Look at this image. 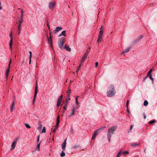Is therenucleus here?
<instances>
[{
	"label": "nucleus",
	"instance_id": "1",
	"mask_svg": "<svg viewBox=\"0 0 157 157\" xmlns=\"http://www.w3.org/2000/svg\"><path fill=\"white\" fill-rule=\"evenodd\" d=\"M109 90L107 91V94L108 97H112L115 95V91L114 89V86L113 85H110L109 87Z\"/></svg>",
	"mask_w": 157,
	"mask_h": 157
},
{
	"label": "nucleus",
	"instance_id": "2",
	"mask_svg": "<svg viewBox=\"0 0 157 157\" xmlns=\"http://www.w3.org/2000/svg\"><path fill=\"white\" fill-rule=\"evenodd\" d=\"M78 109V108L77 107H76L75 105H73L71 109V112L68 115V117H71L74 116Z\"/></svg>",
	"mask_w": 157,
	"mask_h": 157
},
{
	"label": "nucleus",
	"instance_id": "3",
	"mask_svg": "<svg viewBox=\"0 0 157 157\" xmlns=\"http://www.w3.org/2000/svg\"><path fill=\"white\" fill-rule=\"evenodd\" d=\"M117 129V127L114 126L110 127L109 129L107 135H109V136H111L113 134L115 131Z\"/></svg>",
	"mask_w": 157,
	"mask_h": 157
},
{
	"label": "nucleus",
	"instance_id": "4",
	"mask_svg": "<svg viewBox=\"0 0 157 157\" xmlns=\"http://www.w3.org/2000/svg\"><path fill=\"white\" fill-rule=\"evenodd\" d=\"M59 42L58 43L59 48L62 49V47L64 44V42L65 41V38L64 37L61 38L59 40Z\"/></svg>",
	"mask_w": 157,
	"mask_h": 157
},
{
	"label": "nucleus",
	"instance_id": "5",
	"mask_svg": "<svg viewBox=\"0 0 157 157\" xmlns=\"http://www.w3.org/2000/svg\"><path fill=\"white\" fill-rule=\"evenodd\" d=\"M18 140V139L17 138H16L14 140L12 143L11 145V148H10V150L12 151L13 150L16 145L17 141Z\"/></svg>",
	"mask_w": 157,
	"mask_h": 157
},
{
	"label": "nucleus",
	"instance_id": "6",
	"mask_svg": "<svg viewBox=\"0 0 157 157\" xmlns=\"http://www.w3.org/2000/svg\"><path fill=\"white\" fill-rule=\"evenodd\" d=\"M11 63V59H10L9 63V64L8 67L7 69L6 72V80H7L8 79V76L9 73V72L10 69V65Z\"/></svg>",
	"mask_w": 157,
	"mask_h": 157
},
{
	"label": "nucleus",
	"instance_id": "7",
	"mask_svg": "<svg viewBox=\"0 0 157 157\" xmlns=\"http://www.w3.org/2000/svg\"><path fill=\"white\" fill-rule=\"evenodd\" d=\"M37 93V84H36L35 88V94H34V98H33V103H34L35 102Z\"/></svg>",
	"mask_w": 157,
	"mask_h": 157
},
{
	"label": "nucleus",
	"instance_id": "8",
	"mask_svg": "<svg viewBox=\"0 0 157 157\" xmlns=\"http://www.w3.org/2000/svg\"><path fill=\"white\" fill-rule=\"evenodd\" d=\"M55 3L54 2H49L48 7L50 9L52 10L54 8Z\"/></svg>",
	"mask_w": 157,
	"mask_h": 157
},
{
	"label": "nucleus",
	"instance_id": "9",
	"mask_svg": "<svg viewBox=\"0 0 157 157\" xmlns=\"http://www.w3.org/2000/svg\"><path fill=\"white\" fill-rule=\"evenodd\" d=\"M23 20H22V19H20V20L19 21L18 27V34H19L20 33V31L21 30V24Z\"/></svg>",
	"mask_w": 157,
	"mask_h": 157
},
{
	"label": "nucleus",
	"instance_id": "10",
	"mask_svg": "<svg viewBox=\"0 0 157 157\" xmlns=\"http://www.w3.org/2000/svg\"><path fill=\"white\" fill-rule=\"evenodd\" d=\"M63 96L61 95L58 98L57 102V106L59 107L61 103L62 100Z\"/></svg>",
	"mask_w": 157,
	"mask_h": 157
},
{
	"label": "nucleus",
	"instance_id": "11",
	"mask_svg": "<svg viewBox=\"0 0 157 157\" xmlns=\"http://www.w3.org/2000/svg\"><path fill=\"white\" fill-rule=\"evenodd\" d=\"M62 29L61 27H56V29L54 30V33L56 34L58 32Z\"/></svg>",
	"mask_w": 157,
	"mask_h": 157
},
{
	"label": "nucleus",
	"instance_id": "12",
	"mask_svg": "<svg viewBox=\"0 0 157 157\" xmlns=\"http://www.w3.org/2000/svg\"><path fill=\"white\" fill-rule=\"evenodd\" d=\"M66 140H67V139H66L65 140H64L63 143L62 144V145H61L62 148L63 150H64L66 148Z\"/></svg>",
	"mask_w": 157,
	"mask_h": 157
},
{
	"label": "nucleus",
	"instance_id": "13",
	"mask_svg": "<svg viewBox=\"0 0 157 157\" xmlns=\"http://www.w3.org/2000/svg\"><path fill=\"white\" fill-rule=\"evenodd\" d=\"M98 130L95 131L94 132V134L93 135V136L92 138V140H94L95 139L96 136L98 134Z\"/></svg>",
	"mask_w": 157,
	"mask_h": 157
},
{
	"label": "nucleus",
	"instance_id": "14",
	"mask_svg": "<svg viewBox=\"0 0 157 157\" xmlns=\"http://www.w3.org/2000/svg\"><path fill=\"white\" fill-rule=\"evenodd\" d=\"M13 102H12L11 106L10 108V110L11 112H12L13 111V110L15 109V104H14Z\"/></svg>",
	"mask_w": 157,
	"mask_h": 157
},
{
	"label": "nucleus",
	"instance_id": "15",
	"mask_svg": "<svg viewBox=\"0 0 157 157\" xmlns=\"http://www.w3.org/2000/svg\"><path fill=\"white\" fill-rule=\"evenodd\" d=\"M131 48L130 47H128L126 49L124 50L123 52L121 53L122 54H123L124 53L128 52Z\"/></svg>",
	"mask_w": 157,
	"mask_h": 157
},
{
	"label": "nucleus",
	"instance_id": "16",
	"mask_svg": "<svg viewBox=\"0 0 157 157\" xmlns=\"http://www.w3.org/2000/svg\"><path fill=\"white\" fill-rule=\"evenodd\" d=\"M87 56L86 54H84V55L82 57L81 61V63H83L85 59L87 57Z\"/></svg>",
	"mask_w": 157,
	"mask_h": 157
},
{
	"label": "nucleus",
	"instance_id": "17",
	"mask_svg": "<svg viewBox=\"0 0 157 157\" xmlns=\"http://www.w3.org/2000/svg\"><path fill=\"white\" fill-rule=\"evenodd\" d=\"M64 48L67 51L69 52L71 51V49L68 46H67L66 45L64 47Z\"/></svg>",
	"mask_w": 157,
	"mask_h": 157
},
{
	"label": "nucleus",
	"instance_id": "18",
	"mask_svg": "<svg viewBox=\"0 0 157 157\" xmlns=\"http://www.w3.org/2000/svg\"><path fill=\"white\" fill-rule=\"evenodd\" d=\"M66 36V31L64 30L61 33L59 34L58 37L60 36Z\"/></svg>",
	"mask_w": 157,
	"mask_h": 157
},
{
	"label": "nucleus",
	"instance_id": "19",
	"mask_svg": "<svg viewBox=\"0 0 157 157\" xmlns=\"http://www.w3.org/2000/svg\"><path fill=\"white\" fill-rule=\"evenodd\" d=\"M50 37L48 38V41L49 43L50 44L52 43V38L51 35V33L50 32Z\"/></svg>",
	"mask_w": 157,
	"mask_h": 157
},
{
	"label": "nucleus",
	"instance_id": "20",
	"mask_svg": "<svg viewBox=\"0 0 157 157\" xmlns=\"http://www.w3.org/2000/svg\"><path fill=\"white\" fill-rule=\"evenodd\" d=\"M102 36H98V39L97 40V42L98 43H100L101 41L102 40Z\"/></svg>",
	"mask_w": 157,
	"mask_h": 157
},
{
	"label": "nucleus",
	"instance_id": "21",
	"mask_svg": "<svg viewBox=\"0 0 157 157\" xmlns=\"http://www.w3.org/2000/svg\"><path fill=\"white\" fill-rule=\"evenodd\" d=\"M30 55L29 56V64H30L31 63V58L32 56V53L31 52L29 51V52Z\"/></svg>",
	"mask_w": 157,
	"mask_h": 157
},
{
	"label": "nucleus",
	"instance_id": "22",
	"mask_svg": "<svg viewBox=\"0 0 157 157\" xmlns=\"http://www.w3.org/2000/svg\"><path fill=\"white\" fill-rule=\"evenodd\" d=\"M79 103L78 101V99L76 100V102L75 104L73 105H75L76 107H77L78 108L79 106L78 105Z\"/></svg>",
	"mask_w": 157,
	"mask_h": 157
},
{
	"label": "nucleus",
	"instance_id": "23",
	"mask_svg": "<svg viewBox=\"0 0 157 157\" xmlns=\"http://www.w3.org/2000/svg\"><path fill=\"white\" fill-rule=\"evenodd\" d=\"M70 96H69V95H67V98L66 100V102L67 103L71 99Z\"/></svg>",
	"mask_w": 157,
	"mask_h": 157
},
{
	"label": "nucleus",
	"instance_id": "24",
	"mask_svg": "<svg viewBox=\"0 0 157 157\" xmlns=\"http://www.w3.org/2000/svg\"><path fill=\"white\" fill-rule=\"evenodd\" d=\"M12 43H13V39H10V42L9 43V45H10V48L11 49H12Z\"/></svg>",
	"mask_w": 157,
	"mask_h": 157
},
{
	"label": "nucleus",
	"instance_id": "25",
	"mask_svg": "<svg viewBox=\"0 0 157 157\" xmlns=\"http://www.w3.org/2000/svg\"><path fill=\"white\" fill-rule=\"evenodd\" d=\"M139 144L136 143H134L132 144H131V146L132 147H135L136 146H139Z\"/></svg>",
	"mask_w": 157,
	"mask_h": 157
},
{
	"label": "nucleus",
	"instance_id": "26",
	"mask_svg": "<svg viewBox=\"0 0 157 157\" xmlns=\"http://www.w3.org/2000/svg\"><path fill=\"white\" fill-rule=\"evenodd\" d=\"M103 33V29L101 30L99 32L98 36H102Z\"/></svg>",
	"mask_w": 157,
	"mask_h": 157
},
{
	"label": "nucleus",
	"instance_id": "27",
	"mask_svg": "<svg viewBox=\"0 0 157 157\" xmlns=\"http://www.w3.org/2000/svg\"><path fill=\"white\" fill-rule=\"evenodd\" d=\"M122 151V149H121L119 152L118 153L117 155V157H119Z\"/></svg>",
	"mask_w": 157,
	"mask_h": 157
},
{
	"label": "nucleus",
	"instance_id": "28",
	"mask_svg": "<svg viewBox=\"0 0 157 157\" xmlns=\"http://www.w3.org/2000/svg\"><path fill=\"white\" fill-rule=\"evenodd\" d=\"M67 104H66L65 105L63 106V113H64V111H65L67 108Z\"/></svg>",
	"mask_w": 157,
	"mask_h": 157
},
{
	"label": "nucleus",
	"instance_id": "29",
	"mask_svg": "<svg viewBox=\"0 0 157 157\" xmlns=\"http://www.w3.org/2000/svg\"><path fill=\"white\" fill-rule=\"evenodd\" d=\"M65 153L63 151H62L60 155L61 157H63L65 156Z\"/></svg>",
	"mask_w": 157,
	"mask_h": 157
},
{
	"label": "nucleus",
	"instance_id": "30",
	"mask_svg": "<svg viewBox=\"0 0 157 157\" xmlns=\"http://www.w3.org/2000/svg\"><path fill=\"white\" fill-rule=\"evenodd\" d=\"M148 104V102L147 100H145L144 103V106H146Z\"/></svg>",
	"mask_w": 157,
	"mask_h": 157
},
{
	"label": "nucleus",
	"instance_id": "31",
	"mask_svg": "<svg viewBox=\"0 0 157 157\" xmlns=\"http://www.w3.org/2000/svg\"><path fill=\"white\" fill-rule=\"evenodd\" d=\"M21 19H22L23 20V10L21 9Z\"/></svg>",
	"mask_w": 157,
	"mask_h": 157
},
{
	"label": "nucleus",
	"instance_id": "32",
	"mask_svg": "<svg viewBox=\"0 0 157 157\" xmlns=\"http://www.w3.org/2000/svg\"><path fill=\"white\" fill-rule=\"evenodd\" d=\"M149 77L151 80L152 82H154L153 79L152 77V75L151 74H150L149 75Z\"/></svg>",
	"mask_w": 157,
	"mask_h": 157
},
{
	"label": "nucleus",
	"instance_id": "33",
	"mask_svg": "<svg viewBox=\"0 0 157 157\" xmlns=\"http://www.w3.org/2000/svg\"><path fill=\"white\" fill-rule=\"evenodd\" d=\"M67 95H69V96H70V94L71 93V90H69L67 91Z\"/></svg>",
	"mask_w": 157,
	"mask_h": 157
},
{
	"label": "nucleus",
	"instance_id": "34",
	"mask_svg": "<svg viewBox=\"0 0 157 157\" xmlns=\"http://www.w3.org/2000/svg\"><path fill=\"white\" fill-rule=\"evenodd\" d=\"M59 123V120H57V119L56 124L57 127H58Z\"/></svg>",
	"mask_w": 157,
	"mask_h": 157
},
{
	"label": "nucleus",
	"instance_id": "35",
	"mask_svg": "<svg viewBox=\"0 0 157 157\" xmlns=\"http://www.w3.org/2000/svg\"><path fill=\"white\" fill-rule=\"evenodd\" d=\"M156 122V121L155 120H151V121H149V123L150 124H152L153 123H155Z\"/></svg>",
	"mask_w": 157,
	"mask_h": 157
},
{
	"label": "nucleus",
	"instance_id": "36",
	"mask_svg": "<svg viewBox=\"0 0 157 157\" xmlns=\"http://www.w3.org/2000/svg\"><path fill=\"white\" fill-rule=\"evenodd\" d=\"M25 125L27 128H31L30 126L27 124H25Z\"/></svg>",
	"mask_w": 157,
	"mask_h": 157
},
{
	"label": "nucleus",
	"instance_id": "37",
	"mask_svg": "<svg viewBox=\"0 0 157 157\" xmlns=\"http://www.w3.org/2000/svg\"><path fill=\"white\" fill-rule=\"evenodd\" d=\"M79 147L78 145H75L73 147V148L75 149Z\"/></svg>",
	"mask_w": 157,
	"mask_h": 157
},
{
	"label": "nucleus",
	"instance_id": "38",
	"mask_svg": "<svg viewBox=\"0 0 157 157\" xmlns=\"http://www.w3.org/2000/svg\"><path fill=\"white\" fill-rule=\"evenodd\" d=\"M46 132V130L45 128L44 127L43 128L42 130V133L45 132Z\"/></svg>",
	"mask_w": 157,
	"mask_h": 157
},
{
	"label": "nucleus",
	"instance_id": "39",
	"mask_svg": "<svg viewBox=\"0 0 157 157\" xmlns=\"http://www.w3.org/2000/svg\"><path fill=\"white\" fill-rule=\"evenodd\" d=\"M152 71V69H151L148 72V73L147 75H148L151 74V72Z\"/></svg>",
	"mask_w": 157,
	"mask_h": 157
},
{
	"label": "nucleus",
	"instance_id": "40",
	"mask_svg": "<svg viewBox=\"0 0 157 157\" xmlns=\"http://www.w3.org/2000/svg\"><path fill=\"white\" fill-rule=\"evenodd\" d=\"M89 52L90 51L89 50L87 49L84 54H86V55L88 56V55Z\"/></svg>",
	"mask_w": 157,
	"mask_h": 157
},
{
	"label": "nucleus",
	"instance_id": "41",
	"mask_svg": "<svg viewBox=\"0 0 157 157\" xmlns=\"http://www.w3.org/2000/svg\"><path fill=\"white\" fill-rule=\"evenodd\" d=\"M55 127H56V128H54V130L53 131V133H55L56 132V131L58 128V127H57L56 125L55 126Z\"/></svg>",
	"mask_w": 157,
	"mask_h": 157
},
{
	"label": "nucleus",
	"instance_id": "42",
	"mask_svg": "<svg viewBox=\"0 0 157 157\" xmlns=\"http://www.w3.org/2000/svg\"><path fill=\"white\" fill-rule=\"evenodd\" d=\"M40 143L38 144L37 145L36 148L38 150V151H40Z\"/></svg>",
	"mask_w": 157,
	"mask_h": 157
},
{
	"label": "nucleus",
	"instance_id": "43",
	"mask_svg": "<svg viewBox=\"0 0 157 157\" xmlns=\"http://www.w3.org/2000/svg\"><path fill=\"white\" fill-rule=\"evenodd\" d=\"M111 136H109V135H107V137L108 138V139L109 142H110V138H111Z\"/></svg>",
	"mask_w": 157,
	"mask_h": 157
},
{
	"label": "nucleus",
	"instance_id": "44",
	"mask_svg": "<svg viewBox=\"0 0 157 157\" xmlns=\"http://www.w3.org/2000/svg\"><path fill=\"white\" fill-rule=\"evenodd\" d=\"M10 36V39H13V34L12 32H11Z\"/></svg>",
	"mask_w": 157,
	"mask_h": 157
},
{
	"label": "nucleus",
	"instance_id": "45",
	"mask_svg": "<svg viewBox=\"0 0 157 157\" xmlns=\"http://www.w3.org/2000/svg\"><path fill=\"white\" fill-rule=\"evenodd\" d=\"M81 66V63L79 65L78 67V68L77 70V71H76L77 72L79 70V69H80Z\"/></svg>",
	"mask_w": 157,
	"mask_h": 157
},
{
	"label": "nucleus",
	"instance_id": "46",
	"mask_svg": "<svg viewBox=\"0 0 157 157\" xmlns=\"http://www.w3.org/2000/svg\"><path fill=\"white\" fill-rule=\"evenodd\" d=\"M143 37V36L141 35L138 38V40L139 41L140 40H141L142 38Z\"/></svg>",
	"mask_w": 157,
	"mask_h": 157
},
{
	"label": "nucleus",
	"instance_id": "47",
	"mask_svg": "<svg viewBox=\"0 0 157 157\" xmlns=\"http://www.w3.org/2000/svg\"><path fill=\"white\" fill-rule=\"evenodd\" d=\"M123 153L124 154V155H126V154H128V151H124L123 152Z\"/></svg>",
	"mask_w": 157,
	"mask_h": 157
},
{
	"label": "nucleus",
	"instance_id": "48",
	"mask_svg": "<svg viewBox=\"0 0 157 157\" xmlns=\"http://www.w3.org/2000/svg\"><path fill=\"white\" fill-rule=\"evenodd\" d=\"M39 140H40V136L39 135L37 137V142H38L39 141Z\"/></svg>",
	"mask_w": 157,
	"mask_h": 157
},
{
	"label": "nucleus",
	"instance_id": "49",
	"mask_svg": "<svg viewBox=\"0 0 157 157\" xmlns=\"http://www.w3.org/2000/svg\"><path fill=\"white\" fill-rule=\"evenodd\" d=\"M129 103V101L128 100L127 101L126 105H127V107H128V105Z\"/></svg>",
	"mask_w": 157,
	"mask_h": 157
},
{
	"label": "nucleus",
	"instance_id": "50",
	"mask_svg": "<svg viewBox=\"0 0 157 157\" xmlns=\"http://www.w3.org/2000/svg\"><path fill=\"white\" fill-rule=\"evenodd\" d=\"M95 67H96L98 66V62H96L95 63Z\"/></svg>",
	"mask_w": 157,
	"mask_h": 157
},
{
	"label": "nucleus",
	"instance_id": "51",
	"mask_svg": "<svg viewBox=\"0 0 157 157\" xmlns=\"http://www.w3.org/2000/svg\"><path fill=\"white\" fill-rule=\"evenodd\" d=\"M106 128V127L105 126H104V127H102L100 129V130H103L104 128Z\"/></svg>",
	"mask_w": 157,
	"mask_h": 157
},
{
	"label": "nucleus",
	"instance_id": "52",
	"mask_svg": "<svg viewBox=\"0 0 157 157\" xmlns=\"http://www.w3.org/2000/svg\"><path fill=\"white\" fill-rule=\"evenodd\" d=\"M50 44L51 46V48H52V50H54L53 48V45H52V43H50Z\"/></svg>",
	"mask_w": 157,
	"mask_h": 157
},
{
	"label": "nucleus",
	"instance_id": "53",
	"mask_svg": "<svg viewBox=\"0 0 157 157\" xmlns=\"http://www.w3.org/2000/svg\"><path fill=\"white\" fill-rule=\"evenodd\" d=\"M15 97H14L13 98V101H14V104H15Z\"/></svg>",
	"mask_w": 157,
	"mask_h": 157
},
{
	"label": "nucleus",
	"instance_id": "54",
	"mask_svg": "<svg viewBox=\"0 0 157 157\" xmlns=\"http://www.w3.org/2000/svg\"><path fill=\"white\" fill-rule=\"evenodd\" d=\"M47 26H48V28L50 29L49 25L48 22H47Z\"/></svg>",
	"mask_w": 157,
	"mask_h": 157
},
{
	"label": "nucleus",
	"instance_id": "55",
	"mask_svg": "<svg viewBox=\"0 0 157 157\" xmlns=\"http://www.w3.org/2000/svg\"><path fill=\"white\" fill-rule=\"evenodd\" d=\"M133 125H131L130 127V130H131L132 129V127H133Z\"/></svg>",
	"mask_w": 157,
	"mask_h": 157
},
{
	"label": "nucleus",
	"instance_id": "56",
	"mask_svg": "<svg viewBox=\"0 0 157 157\" xmlns=\"http://www.w3.org/2000/svg\"><path fill=\"white\" fill-rule=\"evenodd\" d=\"M59 119H60V116L58 115L57 117V120H59Z\"/></svg>",
	"mask_w": 157,
	"mask_h": 157
},
{
	"label": "nucleus",
	"instance_id": "57",
	"mask_svg": "<svg viewBox=\"0 0 157 157\" xmlns=\"http://www.w3.org/2000/svg\"><path fill=\"white\" fill-rule=\"evenodd\" d=\"M101 30L103 29V26H101V28H100Z\"/></svg>",
	"mask_w": 157,
	"mask_h": 157
},
{
	"label": "nucleus",
	"instance_id": "58",
	"mask_svg": "<svg viewBox=\"0 0 157 157\" xmlns=\"http://www.w3.org/2000/svg\"><path fill=\"white\" fill-rule=\"evenodd\" d=\"M144 119H145L146 118V116L145 114H144Z\"/></svg>",
	"mask_w": 157,
	"mask_h": 157
},
{
	"label": "nucleus",
	"instance_id": "59",
	"mask_svg": "<svg viewBox=\"0 0 157 157\" xmlns=\"http://www.w3.org/2000/svg\"><path fill=\"white\" fill-rule=\"evenodd\" d=\"M78 97H79L78 96H76L75 97L76 100L78 99Z\"/></svg>",
	"mask_w": 157,
	"mask_h": 157
},
{
	"label": "nucleus",
	"instance_id": "60",
	"mask_svg": "<svg viewBox=\"0 0 157 157\" xmlns=\"http://www.w3.org/2000/svg\"><path fill=\"white\" fill-rule=\"evenodd\" d=\"M90 47H88V48H87V49H88V50H89L90 51Z\"/></svg>",
	"mask_w": 157,
	"mask_h": 157
},
{
	"label": "nucleus",
	"instance_id": "61",
	"mask_svg": "<svg viewBox=\"0 0 157 157\" xmlns=\"http://www.w3.org/2000/svg\"><path fill=\"white\" fill-rule=\"evenodd\" d=\"M127 112L129 113V111H128V108L127 107Z\"/></svg>",
	"mask_w": 157,
	"mask_h": 157
},
{
	"label": "nucleus",
	"instance_id": "62",
	"mask_svg": "<svg viewBox=\"0 0 157 157\" xmlns=\"http://www.w3.org/2000/svg\"><path fill=\"white\" fill-rule=\"evenodd\" d=\"M144 151L145 152V151H146V150H144Z\"/></svg>",
	"mask_w": 157,
	"mask_h": 157
}]
</instances>
